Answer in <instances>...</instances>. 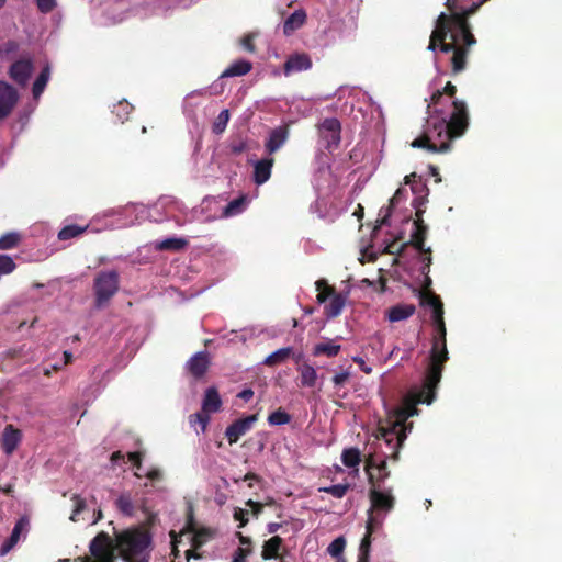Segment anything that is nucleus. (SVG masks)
Wrapping results in <instances>:
<instances>
[{
    "label": "nucleus",
    "instance_id": "f257e3e1",
    "mask_svg": "<svg viewBox=\"0 0 562 562\" xmlns=\"http://www.w3.org/2000/svg\"><path fill=\"white\" fill-rule=\"evenodd\" d=\"M420 300L424 305L432 308V321L437 328L438 337L434 339L427 374L425 378L423 390L416 395L414 401H407L405 406L397 407L390 416L387 427H381V438L390 445L395 440V446H402L407 437V431L412 425L407 427L405 422L408 417L418 414L417 403L431 404L435 398V389L441 379L443 363L448 360V351L446 346V327L443 322V305L440 299L427 289L420 293Z\"/></svg>",
    "mask_w": 562,
    "mask_h": 562
},
{
    "label": "nucleus",
    "instance_id": "f03ea898",
    "mask_svg": "<svg viewBox=\"0 0 562 562\" xmlns=\"http://www.w3.org/2000/svg\"><path fill=\"white\" fill-rule=\"evenodd\" d=\"M487 0H447L446 7L450 14L440 13L430 36L428 49L435 52L439 46L442 53L452 52L453 72L465 67L467 47L476 43L470 32L468 18Z\"/></svg>",
    "mask_w": 562,
    "mask_h": 562
},
{
    "label": "nucleus",
    "instance_id": "7ed1b4c3",
    "mask_svg": "<svg viewBox=\"0 0 562 562\" xmlns=\"http://www.w3.org/2000/svg\"><path fill=\"white\" fill-rule=\"evenodd\" d=\"M442 92L437 90L428 104V119L423 136L416 138L413 147L427 148L434 153H446L450 149V139L461 136L468 127V110L463 101L454 100L452 111L445 113L437 109Z\"/></svg>",
    "mask_w": 562,
    "mask_h": 562
},
{
    "label": "nucleus",
    "instance_id": "20e7f679",
    "mask_svg": "<svg viewBox=\"0 0 562 562\" xmlns=\"http://www.w3.org/2000/svg\"><path fill=\"white\" fill-rule=\"evenodd\" d=\"M374 477V474H370L372 486L369 491L370 507L367 512V532L359 547L358 562H369L370 537L383 525L386 515L393 509L395 503L392 490H382Z\"/></svg>",
    "mask_w": 562,
    "mask_h": 562
},
{
    "label": "nucleus",
    "instance_id": "39448f33",
    "mask_svg": "<svg viewBox=\"0 0 562 562\" xmlns=\"http://www.w3.org/2000/svg\"><path fill=\"white\" fill-rule=\"evenodd\" d=\"M117 550L125 562H148L150 537L140 529H130L117 536Z\"/></svg>",
    "mask_w": 562,
    "mask_h": 562
},
{
    "label": "nucleus",
    "instance_id": "423d86ee",
    "mask_svg": "<svg viewBox=\"0 0 562 562\" xmlns=\"http://www.w3.org/2000/svg\"><path fill=\"white\" fill-rule=\"evenodd\" d=\"M90 554L78 558L75 562H115V548L105 532H100L89 546Z\"/></svg>",
    "mask_w": 562,
    "mask_h": 562
},
{
    "label": "nucleus",
    "instance_id": "0eeeda50",
    "mask_svg": "<svg viewBox=\"0 0 562 562\" xmlns=\"http://www.w3.org/2000/svg\"><path fill=\"white\" fill-rule=\"evenodd\" d=\"M95 304L103 306L119 290V274L115 271H101L94 279Z\"/></svg>",
    "mask_w": 562,
    "mask_h": 562
},
{
    "label": "nucleus",
    "instance_id": "6e6552de",
    "mask_svg": "<svg viewBox=\"0 0 562 562\" xmlns=\"http://www.w3.org/2000/svg\"><path fill=\"white\" fill-rule=\"evenodd\" d=\"M221 406L222 401L218 392L215 387H209L202 401V412L191 415L190 423L192 425L195 423L200 424L202 431H204L210 420L209 415L218 412Z\"/></svg>",
    "mask_w": 562,
    "mask_h": 562
},
{
    "label": "nucleus",
    "instance_id": "1a4fd4ad",
    "mask_svg": "<svg viewBox=\"0 0 562 562\" xmlns=\"http://www.w3.org/2000/svg\"><path fill=\"white\" fill-rule=\"evenodd\" d=\"M72 512L69 519L74 522L79 521V515L83 514L82 520H90L91 525L97 524L102 518V512L100 509H93L90 514L88 509V503L86 498L80 495L74 494L71 496Z\"/></svg>",
    "mask_w": 562,
    "mask_h": 562
},
{
    "label": "nucleus",
    "instance_id": "9d476101",
    "mask_svg": "<svg viewBox=\"0 0 562 562\" xmlns=\"http://www.w3.org/2000/svg\"><path fill=\"white\" fill-rule=\"evenodd\" d=\"M340 123L335 117L325 119L318 125L321 138L325 142L326 148L337 147L340 142Z\"/></svg>",
    "mask_w": 562,
    "mask_h": 562
},
{
    "label": "nucleus",
    "instance_id": "9b49d317",
    "mask_svg": "<svg viewBox=\"0 0 562 562\" xmlns=\"http://www.w3.org/2000/svg\"><path fill=\"white\" fill-rule=\"evenodd\" d=\"M257 422V415H249L245 418L235 420L225 430V436L231 445L236 443L240 437L246 435Z\"/></svg>",
    "mask_w": 562,
    "mask_h": 562
},
{
    "label": "nucleus",
    "instance_id": "f8f14e48",
    "mask_svg": "<svg viewBox=\"0 0 562 562\" xmlns=\"http://www.w3.org/2000/svg\"><path fill=\"white\" fill-rule=\"evenodd\" d=\"M18 99L16 90L9 83L0 81V121L10 115Z\"/></svg>",
    "mask_w": 562,
    "mask_h": 562
},
{
    "label": "nucleus",
    "instance_id": "ddd939ff",
    "mask_svg": "<svg viewBox=\"0 0 562 562\" xmlns=\"http://www.w3.org/2000/svg\"><path fill=\"white\" fill-rule=\"evenodd\" d=\"M33 65L30 58H21L10 67L11 78L19 85H25L32 74Z\"/></svg>",
    "mask_w": 562,
    "mask_h": 562
},
{
    "label": "nucleus",
    "instance_id": "4468645a",
    "mask_svg": "<svg viewBox=\"0 0 562 562\" xmlns=\"http://www.w3.org/2000/svg\"><path fill=\"white\" fill-rule=\"evenodd\" d=\"M29 531V520L22 517L15 524L10 538L2 544L0 554L5 555L20 541L21 537H25Z\"/></svg>",
    "mask_w": 562,
    "mask_h": 562
},
{
    "label": "nucleus",
    "instance_id": "2eb2a0df",
    "mask_svg": "<svg viewBox=\"0 0 562 562\" xmlns=\"http://www.w3.org/2000/svg\"><path fill=\"white\" fill-rule=\"evenodd\" d=\"M312 67V60L306 54L291 55L284 64V75L290 76L294 72L307 70Z\"/></svg>",
    "mask_w": 562,
    "mask_h": 562
},
{
    "label": "nucleus",
    "instance_id": "dca6fc26",
    "mask_svg": "<svg viewBox=\"0 0 562 562\" xmlns=\"http://www.w3.org/2000/svg\"><path fill=\"white\" fill-rule=\"evenodd\" d=\"M209 364V353L205 351H200L190 358V360L187 362V369L192 375L200 378L206 372Z\"/></svg>",
    "mask_w": 562,
    "mask_h": 562
},
{
    "label": "nucleus",
    "instance_id": "f3484780",
    "mask_svg": "<svg viewBox=\"0 0 562 562\" xmlns=\"http://www.w3.org/2000/svg\"><path fill=\"white\" fill-rule=\"evenodd\" d=\"M22 434L12 425H7L1 437L2 449L7 454H11L19 446Z\"/></svg>",
    "mask_w": 562,
    "mask_h": 562
},
{
    "label": "nucleus",
    "instance_id": "a211bd4d",
    "mask_svg": "<svg viewBox=\"0 0 562 562\" xmlns=\"http://www.w3.org/2000/svg\"><path fill=\"white\" fill-rule=\"evenodd\" d=\"M128 459L132 462H134V465L136 468V472L134 473L135 476H137V477L145 476L150 483L159 482L162 480V477H164L162 471L155 467L145 471L144 474H140L142 460H140V454L138 452H130Z\"/></svg>",
    "mask_w": 562,
    "mask_h": 562
},
{
    "label": "nucleus",
    "instance_id": "6ab92c4d",
    "mask_svg": "<svg viewBox=\"0 0 562 562\" xmlns=\"http://www.w3.org/2000/svg\"><path fill=\"white\" fill-rule=\"evenodd\" d=\"M289 136L288 128L284 126H279L271 131L269 138L266 143V148L269 154H272L280 149L283 144L286 142Z\"/></svg>",
    "mask_w": 562,
    "mask_h": 562
},
{
    "label": "nucleus",
    "instance_id": "aec40b11",
    "mask_svg": "<svg viewBox=\"0 0 562 562\" xmlns=\"http://www.w3.org/2000/svg\"><path fill=\"white\" fill-rule=\"evenodd\" d=\"M306 12L303 9L295 10L283 23V33L289 36L301 29L306 22Z\"/></svg>",
    "mask_w": 562,
    "mask_h": 562
},
{
    "label": "nucleus",
    "instance_id": "412c9836",
    "mask_svg": "<svg viewBox=\"0 0 562 562\" xmlns=\"http://www.w3.org/2000/svg\"><path fill=\"white\" fill-rule=\"evenodd\" d=\"M272 166V158H265L255 164L254 179L257 184H262L269 180Z\"/></svg>",
    "mask_w": 562,
    "mask_h": 562
},
{
    "label": "nucleus",
    "instance_id": "4be33fe9",
    "mask_svg": "<svg viewBox=\"0 0 562 562\" xmlns=\"http://www.w3.org/2000/svg\"><path fill=\"white\" fill-rule=\"evenodd\" d=\"M415 313L413 304L395 305L387 311V318L390 322H401L411 317Z\"/></svg>",
    "mask_w": 562,
    "mask_h": 562
},
{
    "label": "nucleus",
    "instance_id": "5701e85b",
    "mask_svg": "<svg viewBox=\"0 0 562 562\" xmlns=\"http://www.w3.org/2000/svg\"><path fill=\"white\" fill-rule=\"evenodd\" d=\"M282 539L278 536H274L267 540L263 544L261 557L263 560L276 559L279 555V550L281 548Z\"/></svg>",
    "mask_w": 562,
    "mask_h": 562
},
{
    "label": "nucleus",
    "instance_id": "b1692460",
    "mask_svg": "<svg viewBox=\"0 0 562 562\" xmlns=\"http://www.w3.org/2000/svg\"><path fill=\"white\" fill-rule=\"evenodd\" d=\"M346 304V299L341 294L334 293L329 299L328 304L325 306L327 317H336L341 312Z\"/></svg>",
    "mask_w": 562,
    "mask_h": 562
},
{
    "label": "nucleus",
    "instance_id": "393cba45",
    "mask_svg": "<svg viewBox=\"0 0 562 562\" xmlns=\"http://www.w3.org/2000/svg\"><path fill=\"white\" fill-rule=\"evenodd\" d=\"M297 371L300 372V382L302 386L312 387L316 384L317 372L310 364H302L299 367Z\"/></svg>",
    "mask_w": 562,
    "mask_h": 562
},
{
    "label": "nucleus",
    "instance_id": "a878e982",
    "mask_svg": "<svg viewBox=\"0 0 562 562\" xmlns=\"http://www.w3.org/2000/svg\"><path fill=\"white\" fill-rule=\"evenodd\" d=\"M251 63L239 59L234 61L223 74V77L244 76L251 70Z\"/></svg>",
    "mask_w": 562,
    "mask_h": 562
},
{
    "label": "nucleus",
    "instance_id": "bb28decb",
    "mask_svg": "<svg viewBox=\"0 0 562 562\" xmlns=\"http://www.w3.org/2000/svg\"><path fill=\"white\" fill-rule=\"evenodd\" d=\"M406 193L407 191L404 188H400L396 190V192L390 200V205L386 209H381L380 211V215L384 213L382 218L380 220V225H387V220L391 215L392 209L401 202V200L406 195Z\"/></svg>",
    "mask_w": 562,
    "mask_h": 562
},
{
    "label": "nucleus",
    "instance_id": "cd10ccee",
    "mask_svg": "<svg viewBox=\"0 0 562 562\" xmlns=\"http://www.w3.org/2000/svg\"><path fill=\"white\" fill-rule=\"evenodd\" d=\"M292 353V348H281L270 353L263 361L266 366L273 367L284 362Z\"/></svg>",
    "mask_w": 562,
    "mask_h": 562
},
{
    "label": "nucleus",
    "instance_id": "c85d7f7f",
    "mask_svg": "<svg viewBox=\"0 0 562 562\" xmlns=\"http://www.w3.org/2000/svg\"><path fill=\"white\" fill-rule=\"evenodd\" d=\"M340 351V345L335 344L333 340H328L326 342H319L315 345L313 355L321 356L325 355L327 357H335Z\"/></svg>",
    "mask_w": 562,
    "mask_h": 562
},
{
    "label": "nucleus",
    "instance_id": "c756f323",
    "mask_svg": "<svg viewBox=\"0 0 562 562\" xmlns=\"http://www.w3.org/2000/svg\"><path fill=\"white\" fill-rule=\"evenodd\" d=\"M49 77H50V69L48 66H46L41 71V74L38 75V77L36 78L35 82L33 85L32 92H33L34 99H38L41 97V94L43 93V91L49 80Z\"/></svg>",
    "mask_w": 562,
    "mask_h": 562
},
{
    "label": "nucleus",
    "instance_id": "7c9ffc66",
    "mask_svg": "<svg viewBox=\"0 0 562 562\" xmlns=\"http://www.w3.org/2000/svg\"><path fill=\"white\" fill-rule=\"evenodd\" d=\"M360 452L356 448L345 449L341 453V461L348 468H353L358 472L360 463Z\"/></svg>",
    "mask_w": 562,
    "mask_h": 562
},
{
    "label": "nucleus",
    "instance_id": "2f4dec72",
    "mask_svg": "<svg viewBox=\"0 0 562 562\" xmlns=\"http://www.w3.org/2000/svg\"><path fill=\"white\" fill-rule=\"evenodd\" d=\"M116 506L126 516H132L135 512V505L130 493H122L116 499Z\"/></svg>",
    "mask_w": 562,
    "mask_h": 562
},
{
    "label": "nucleus",
    "instance_id": "473e14b6",
    "mask_svg": "<svg viewBox=\"0 0 562 562\" xmlns=\"http://www.w3.org/2000/svg\"><path fill=\"white\" fill-rule=\"evenodd\" d=\"M124 215L127 217L130 214L135 213L134 220H127L124 225H132L135 221L142 220L145 217L147 210L143 204H131L124 207Z\"/></svg>",
    "mask_w": 562,
    "mask_h": 562
},
{
    "label": "nucleus",
    "instance_id": "72a5a7b5",
    "mask_svg": "<svg viewBox=\"0 0 562 562\" xmlns=\"http://www.w3.org/2000/svg\"><path fill=\"white\" fill-rule=\"evenodd\" d=\"M316 290L318 294L316 296L318 303H325L328 299L333 296L335 293L334 289L327 285L326 281L321 279L315 282Z\"/></svg>",
    "mask_w": 562,
    "mask_h": 562
},
{
    "label": "nucleus",
    "instance_id": "f704fd0d",
    "mask_svg": "<svg viewBox=\"0 0 562 562\" xmlns=\"http://www.w3.org/2000/svg\"><path fill=\"white\" fill-rule=\"evenodd\" d=\"M21 240L18 232H10L0 237V249L8 250L16 247Z\"/></svg>",
    "mask_w": 562,
    "mask_h": 562
},
{
    "label": "nucleus",
    "instance_id": "c9c22d12",
    "mask_svg": "<svg viewBox=\"0 0 562 562\" xmlns=\"http://www.w3.org/2000/svg\"><path fill=\"white\" fill-rule=\"evenodd\" d=\"M88 226L81 227L78 225H67L58 233V238L60 240H68L70 238L77 237L81 235Z\"/></svg>",
    "mask_w": 562,
    "mask_h": 562
},
{
    "label": "nucleus",
    "instance_id": "e433bc0d",
    "mask_svg": "<svg viewBox=\"0 0 562 562\" xmlns=\"http://www.w3.org/2000/svg\"><path fill=\"white\" fill-rule=\"evenodd\" d=\"M247 204V199L245 196H241L239 199H235L231 201L227 206L224 210L225 216H234L238 213H240Z\"/></svg>",
    "mask_w": 562,
    "mask_h": 562
},
{
    "label": "nucleus",
    "instance_id": "4c0bfd02",
    "mask_svg": "<svg viewBox=\"0 0 562 562\" xmlns=\"http://www.w3.org/2000/svg\"><path fill=\"white\" fill-rule=\"evenodd\" d=\"M186 240L181 238H167L157 244V248L161 250H179L186 246Z\"/></svg>",
    "mask_w": 562,
    "mask_h": 562
},
{
    "label": "nucleus",
    "instance_id": "58836bf2",
    "mask_svg": "<svg viewBox=\"0 0 562 562\" xmlns=\"http://www.w3.org/2000/svg\"><path fill=\"white\" fill-rule=\"evenodd\" d=\"M372 469H376L378 470V472H379L378 473V480L383 481L384 479L389 477V475H390V472L386 471V461L385 460H383V461H381L380 463L376 464L374 459L370 458L368 460V465H367V471H368L369 475L373 474L371 472Z\"/></svg>",
    "mask_w": 562,
    "mask_h": 562
},
{
    "label": "nucleus",
    "instance_id": "ea45409f",
    "mask_svg": "<svg viewBox=\"0 0 562 562\" xmlns=\"http://www.w3.org/2000/svg\"><path fill=\"white\" fill-rule=\"evenodd\" d=\"M416 225V231L413 234V240L416 246V248L420 251L430 252V249H424V241H425V227L419 224L418 221H415L414 223Z\"/></svg>",
    "mask_w": 562,
    "mask_h": 562
},
{
    "label": "nucleus",
    "instance_id": "a19ab883",
    "mask_svg": "<svg viewBox=\"0 0 562 562\" xmlns=\"http://www.w3.org/2000/svg\"><path fill=\"white\" fill-rule=\"evenodd\" d=\"M350 488L349 484H336L327 487L319 488L321 492L333 495L336 498H342L348 490Z\"/></svg>",
    "mask_w": 562,
    "mask_h": 562
},
{
    "label": "nucleus",
    "instance_id": "79ce46f5",
    "mask_svg": "<svg viewBox=\"0 0 562 562\" xmlns=\"http://www.w3.org/2000/svg\"><path fill=\"white\" fill-rule=\"evenodd\" d=\"M132 109L133 106L127 101L123 100L114 105L113 113L117 116L120 121L123 122L128 117Z\"/></svg>",
    "mask_w": 562,
    "mask_h": 562
},
{
    "label": "nucleus",
    "instance_id": "37998d69",
    "mask_svg": "<svg viewBox=\"0 0 562 562\" xmlns=\"http://www.w3.org/2000/svg\"><path fill=\"white\" fill-rule=\"evenodd\" d=\"M228 121H229L228 110L221 111L213 124V132L216 134L223 133L227 126Z\"/></svg>",
    "mask_w": 562,
    "mask_h": 562
},
{
    "label": "nucleus",
    "instance_id": "c03bdc74",
    "mask_svg": "<svg viewBox=\"0 0 562 562\" xmlns=\"http://www.w3.org/2000/svg\"><path fill=\"white\" fill-rule=\"evenodd\" d=\"M345 547H346L345 538L338 537L328 546L327 552L333 558H339L342 554Z\"/></svg>",
    "mask_w": 562,
    "mask_h": 562
},
{
    "label": "nucleus",
    "instance_id": "a18cd8bd",
    "mask_svg": "<svg viewBox=\"0 0 562 562\" xmlns=\"http://www.w3.org/2000/svg\"><path fill=\"white\" fill-rule=\"evenodd\" d=\"M268 422L270 425H284L290 422V416L285 412L279 409L269 415Z\"/></svg>",
    "mask_w": 562,
    "mask_h": 562
},
{
    "label": "nucleus",
    "instance_id": "49530a36",
    "mask_svg": "<svg viewBox=\"0 0 562 562\" xmlns=\"http://www.w3.org/2000/svg\"><path fill=\"white\" fill-rule=\"evenodd\" d=\"M15 269V263L10 256L0 255V274L11 273Z\"/></svg>",
    "mask_w": 562,
    "mask_h": 562
},
{
    "label": "nucleus",
    "instance_id": "de8ad7c7",
    "mask_svg": "<svg viewBox=\"0 0 562 562\" xmlns=\"http://www.w3.org/2000/svg\"><path fill=\"white\" fill-rule=\"evenodd\" d=\"M160 204L168 209V211H182L183 204L173 198H164Z\"/></svg>",
    "mask_w": 562,
    "mask_h": 562
},
{
    "label": "nucleus",
    "instance_id": "09e8293b",
    "mask_svg": "<svg viewBox=\"0 0 562 562\" xmlns=\"http://www.w3.org/2000/svg\"><path fill=\"white\" fill-rule=\"evenodd\" d=\"M250 553V547H239L234 552L232 562H246V559Z\"/></svg>",
    "mask_w": 562,
    "mask_h": 562
},
{
    "label": "nucleus",
    "instance_id": "8fccbe9b",
    "mask_svg": "<svg viewBox=\"0 0 562 562\" xmlns=\"http://www.w3.org/2000/svg\"><path fill=\"white\" fill-rule=\"evenodd\" d=\"M38 9L46 13L56 7V0H36Z\"/></svg>",
    "mask_w": 562,
    "mask_h": 562
},
{
    "label": "nucleus",
    "instance_id": "3c124183",
    "mask_svg": "<svg viewBox=\"0 0 562 562\" xmlns=\"http://www.w3.org/2000/svg\"><path fill=\"white\" fill-rule=\"evenodd\" d=\"M181 537H187L192 542L194 548H199L203 543L202 536L198 533L193 535L191 531L183 532Z\"/></svg>",
    "mask_w": 562,
    "mask_h": 562
},
{
    "label": "nucleus",
    "instance_id": "603ef678",
    "mask_svg": "<svg viewBox=\"0 0 562 562\" xmlns=\"http://www.w3.org/2000/svg\"><path fill=\"white\" fill-rule=\"evenodd\" d=\"M349 376H350V373L348 371H342V372L337 373L333 378V382L336 386H342L347 382Z\"/></svg>",
    "mask_w": 562,
    "mask_h": 562
},
{
    "label": "nucleus",
    "instance_id": "864d4df0",
    "mask_svg": "<svg viewBox=\"0 0 562 562\" xmlns=\"http://www.w3.org/2000/svg\"><path fill=\"white\" fill-rule=\"evenodd\" d=\"M252 37H254V35L249 34L241 40V45L244 46L245 49H247L250 53L255 52V46L252 44Z\"/></svg>",
    "mask_w": 562,
    "mask_h": 562
},
{
    "label": "nucleus",
    "instance_id": "5fc2aeb1",
    "mask_svg": "<svg viewBox=\"0 0 562 562\" xmlns=\"http://www.w3.org/2000/svg\"><path fill=\"white\" fill-rule=\"evenodd\" d=\"M425 260H426L427 262H426V267H424V268H423V273L425 274V286H426V288H428V286L430 285V283H431V280H430V278L428 277V269H429V265H430V262H431V258H430V256H427V257L425 258Z\"/></svg>",
    "mask_w": 562,
    "mask_h": 562
},
{
    "label": "nucleus",
    "instance_id": "6e6d98bb",
    "mask_svg": "<svg viewBox=\"0 0 562 562\" xmlns=\"http://www.w3.org/2000/svg\"><path fill=\"white\" fill-rule=\"evenodd\" d=\"M353 361H355L356 363H358V364H359L360 369H361L364 373L369 374V373H371V372H372V368H371V367H369V366H367V364H366V362H364V360H363L362 358L355 357V358H353Z\"/></svg>",
    "mask_w": 562,
    "mask_h": 562
},
{
    "label": "nucleus",
    "instance_id": "4d7b16f0",
    "mask_svg": "<svg viewBox=\"0 0 562 562\" xmlns=\"http://www.w3.org/2000/svg\"><path fill=\"white\" fill-rule=\"evenodd\" d=\"M254 396V392L252 390L250 389H246V390H243L239 394H238V397L244 400V401H249L251 397Z\"/></svg>",
    "mask_w": 562,
    "mask_h": 562
},
{
    "label": "nucleus",
    "instance_id": "13d9d810",
    "mask_svg": "<svg viewBox=\"0 0 562 562\" xmlns=\"http://www.w3.org/2000/svg\"><path fill=\"white\" fill-rule=\"evenodd\" d=\"M456 87L451 83V82H448L445 87V92L447 94H449L450 97H453L454 93H456Z\"/></svg>",
    "mask_w": 562,
    "mask_h": 562
},
{
    "label": "nucleus",
    "instance_id": "bf43d9fd",
    "mask_svg": "<svg viewBox=\"0 0 562 562\" xmlns=\"http://www.w3.org/2000/svg\"><path fill=\"white\" fill-rule=\"evenodd\" d=\"M245 515H247V513H246V512H244V510H241V509H239V510H236V512H235V515H234V516H235V519H237V520H241V525H244V524H245V521H246V519L244 518V516H245Z\"/></svg>",
    "mask_w": 562,
    "mask_h": 562
},
{
    "label": "nucleus",
    "instance_id": "052dcab7",
    "mask_svg": "<svg viewBox=\"0 0 562 562\" xmlns=\"http://www.w3.org/2000/svg\"><path fill=\"white\" fill-rule=\"evenodd\" d=\"M280 527H281V525L278 522H270V524H268L267 528H268L269 533H274L279 530Z\"/></svg>",
    "mask_w": 562,
    "mask_h": 562
},
{
    "label": "nucleus",
    "instance_id": "680f3d73",
    "mask_svg": "<svg viewBox=\"0 0 562 562\" xmlns=\"http://www.w3.org/2000/svg\"><path fill=\"white\" fill-rule=\"evenodd\" d=\"M247 505L254 508L255 513L257 514L261 509V505L258 503H255L252 501H248Z\"/></svg>",
    "mask_w": 562,
    "mask_h": 562
},
{
    "label": "nucleus",
    "instance_id": "e2e57ef3",
    "mask_svg": "<svg viewBox=\"0 0 562 562\" xmlns=\"http://www.w3.org/2000/svg\"><path fill=\"white\" fill-rule=\"evenodd\" d=\"M257 475L252 474V473H248L244 476V481H249V486H251V481L252 480H257Z\"/></svg>",
    "mask_w": 562,
    "mask_h": 562
},
{
    "label": "nucleus",
    "instance_id": "0e129e2a",
    "mask_svg": "<svg viewBox=\"0 0 562 562\" xmlns=\"http://www.w3.org/2000/svg\"><path fill=\"white\" fill-rule=\"evenodd\" d=\"M123 458V454L120 452V451H116L112 454L111 457V461L113 463H115L119 459H122Z\"/></svg>",
    "mask_w": 562,
    "mask_h": 562
},
{
    "label": "nucleus",
    "instance_id": "69168bd1",
    "mask_svg": "<svg viewBox=\"0 0 562 562\" xmlns=\"http://www.w3.org/2000/svg\"><path fill=\"white\" fill-rule=\"evenodd\" d=\"M170 535H171V537H172V547H173V549H172V550H173L175 555H177V554H178V550H177V543H178V541H177V539L175 538V533H173V532H171Z\"/></svg>",
    "mask_w": 562,
    "mask_h": 562
},
{
    "label": "nucleus",
    "instance_id": "338daca9",
    "mask_svg": "<svg viewBox=\"0 0 562 562\" xmlns=\"http://www.w3.org/2000/svg\"><path fill=\"white\" fill-rule=\"evenodd\" d=\"M244 149H245V145H244V144H239V145H237V146H234V147H233V151H234L235 154H239V153H241Z\"/></svg>",
    "mask_w": 562,
    "mask_h": 562
},
{
    "label": "nucleus",
    "instance_id": "774afa93",
    "mask_svg": "<svg viewBox=\"0 0 562 562\" xmlns=\"http://www.w3.org/2000/svg\"><path fill=\"white\" fill-rule=\"evenodd\" d=\"M240 543L245 547H249L250 546V540L246 537H243L240 536Z\"/></svg>",
    "mask_w": 562,
    "mask_h": 562
}]
</instances>
